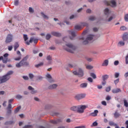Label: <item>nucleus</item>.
<instances>
[{
  "label": "nucleus",
  "instance_id": "864d4df0",
  "mask_svg": "<svg viewBox=\"0 0 128 128\" xmlns=\"http://www.w3.org/2000/svg\"><path fill=\"white\" fill-rule=\"evenodd\" d=\"M98 126V122H94L92 123V126Z\"/></svg>",
  "mask_w": 128,
  "mask_h": 128
},
{
  "label": "nucleus",
  "instance_id": "4c0bfd02",
  "mask_svg": "<svg viewBox=\"0 0 128 128\" xmlns=\"http://www.w3.org/2000/svg\"><path fill=\"white\" fill-rule=\"evenodd\" d=\"M75 98L76 100H82V98L80 97V95L79 94H78L76 95V96H75Z\"/></svg>",
  "mask_w": 128,
  "mask_h": 128
},
{
  "label": "nucleus",
  "instance_id": "09e8293b",
  "mask_svg": "<svg viewBox=\"0 0 128 128\" xmlns=\"http://www.w3.org/2000/svg\"><path fill=\"white\" fill-rule=\"evenodd\" d=\"M80 96L81 98V100H82V98H86V94H80Z\"/></svg>",
  "mask_w": 128,
  "mask_h": 128
},
{
  "label": "nucleus",
  "instance_id": "0e129e2a",
  "mask_svg": "<svg viewBox=\"0 0 128 128\" xmlns=\"http://www.w3.org/2000/svg\"><path fill=\"white\" fill-rule=\"evenodd\" d=\"M28 55L26 56L22 60H25L26 62V60H28Z\"/></svg>",
  "mask_w": 128,
  "mask_h": 128
},
{
  "label": "nucleus",
  "instance_id": "a878e982",
  "mask_svg": "<svg viewBox=\"0 0 128 128\" xmlns=\"http://www.w3.org/2000/svg\"><path fill=\"white\" fill-rule=\"evenodd\" d=\"M108 60H104V62L102 64V66H108Z\"/></svg>",
  "mask_w": 128,
  "mask_h": 128
},
{
  "label": "nucleus",
  "instance_id": "b1692460",
  "mask_svg": "<svg viewBox=\"0 0 128 128\" xmlns=\"http://www.w3.org/2000/svg\"><path fill=\"white\" fill-rule=\"evenodd\" d=\"M82 28V26L80 24L79 25H76L74 26V29L76 30H80Z\"/></svg>",
  "mask_w": 128,
  "mask_h": 128
},
{
  "label": "nucleus",
  "instance_id": "cd10ccee",
  "mask_svg": "<svg viewBox=\"0 0 128 128\" xmlns=\"http://www.w3.org/2000/svg\"><path fill=\"white\" fill-rule=\"evenodd\" d=\"M114 116L115 118H118L119 116H120V114L117 111H116V112L114 113Z\"/></svg>",
  "mask_w": 128,
  "mask_h": 128
},
{
  "label": "nucleus",
  "instance_id": "6e6552de",
  "mask_svg": "<svg viewBox=\"0 0 128 128\" xmlns=\"http://www.w3.org/2000/svg\"><path fill=\"white\" fill-rule=\"evenodd\" d=\"M108 78H109V76L108 74L104 75L102 76L103 82H102V86H106V80H108Z\"/></svg>",
  "mask_w": 128,
  "mask_h": 128
},
{
  "label": "nucleus",
  "instance_id": "20e7f679",
  "mask_svg": "<svg viewBox=\"0 0 128 128\" xmlns=\"http://www.w3.org/2000/svg\"><path fill=\"white\" fill-rule=\"evenodd\" d=\"M73 74L74 76H78V78H82L84 76V70L80 68H78V72L74 71Z\"/></svg>",
  "mask_w": 128,
  "mask_h": 128
},
{
  "label": "nucleus",
  "instance_id": "7ed1b4c3",
  "mask_svg": "<svg viewBox=\"0 0 128 128\" xmlns=\"http://www.w3.org/2000/svg\"><path fill=\"white\" fill-rule=\"evenodd\" d=\"M86 108H88V106L86 105L78 106L77 112H78V114H84V110H86Z\"/></svg>",
  "mask_w": 128,
  "mask_h": 128
},
{
  "label": "nucleus",
  "instance_id": "5fc2aeb1",
  "mask_svg": "<svg viewBox=\"0 0 128 128\" xmlns=\"http://www.w3.org/2000/svg\"><path fill=\"white\" fill-rule=\"evenodd\" d=\"M12 108V104H8V106L7 107V110H11Z\"/></svg>",
  "mask_w": 128,
  "mask_h": 128
},
{
  "label": "nucleus",
  "instance_id": "f704fd0d",
  "mask_svg": "<svg viewBox=\"0 0 128 128\" xmlns=\"http://www.w3.org/2000/svg\"><path fill=\"white\" fill-rule=\"evenodd\" d=\"M24 42H27L28 40V35L26 34H24Z\"/></svg>",
  "mask_w": 128,
  "mask_h": 128
},
{
  "label": "nucleus",
  "instance_id": "a19ab883",
  "mask_svg": "<svg viewBox=\"0 0 128 128\" xmlns=\"http://www.w3.org/2000/svg\"><path fill=\"white\" fill-rule=\"evenodd\" d=\"M124 19L125 22H128V14H126L124 15Z\"/></svg>",
  "mask_w": 128,
  "mask_h": 128
},
{
  "label": "nucleus",
  "instance_id": "2eb2a0df",
  "mask_svg": "<svg viewBox=\"0 0 128 128\" xmlns=\"http://www.w3.org/2000/svg\"><path fill=\"white\" fill-rule=\"evenodd\" d=\"M112 94H118V92H122V90L120 88H116L115 89H113L112 90Z\"/></svg>",
  "mask_w": 128,
  "mask_h": 128
},
{
  "label": "nucleus",
  "instance_id": "49530a36",
  "mask_svg": "<svg viewBox=\"0 0 128 128\" xmlns=\"http://www.w3.org/2000/svg\"><path fill=\"white\" fill-rule=\"evenodd\" d=\"M86 68H87V70H92L94 68V67L90 65H88L86 66Z\"/></svg>",
  "mask_w": 128,
  "mask_h": 128
},
{
  "label": "nucleus",
  "instance_id": "6e6d98bb",
  "mask_svg": "<svg viewBox=\"0 0 128 128\" xmlns=\"http://www.w3.org/2000/svg\"><path fill=\"white\" fill-rule=\"evenodd\" d=\"M106 90L107 92H110V86H108V87L106 88Z\"/></svg>",
  "mask_w": 128,
  "mask_h": 128
},
{
  "label": "nucleus",
  "instance_id": "a211bd4d",
  "mask_svg": "<svg viewBox=\"0 0 128 128\" xmlns=\"http://www.w3.org/2000/svg\"><path fill=\"white\" fill-rule=\"evenodd\" d=\"M110 4H112L111 6L112 8H116V2L114 0H110Z\"/></svg>",
  "mask_w": 128,
  "mask_h": 128
},
{
  "label": "nucleus",
  "instance_id": "3c124183",
  "mask_svg": "<svg viewBox=\"0 0 128 128\" xmlns=\"http://www.w3.org/2000/svg\"><path fill=\"white\" fill-rule=\"evenodd\" d=\"M32 128V125H26L23 127V128Z\"/></svg>",
  "mask_w": 128,
  "mask_h": 128
},
{
  "label": "nucleus",
  "instance_id": "7c9ffc66",
  "mask_svg": "<svg viewBox=\"0 0 128 128\" xmlns=\"http://www.w3.org/2000/svg\"><path fill=\"white\" fill-rule=\"evenodd\" d=\"M109 125L110 126H116V124L114 123V122L112 121H110Z\"/></svg>",
  "mask_w": 128,
  "mask_h": 128
},
{
  "label": "nucleus",
  "instance_id": "69168bd1",
  "mask_svg": "<svg viewBox=\"0 0 128 128\" xmlns=\"http://www.w3.org/2000/svg\"><path fill=\"white\" fill-rule=\"evenodd\" d=\"M101 104L102 106H106V101H102Z\"/></svg>",
  "mask_w": 128,
  "mask_h": 128
},
{
  "label": "nucleus",
  "instance_id": "6ab92c4d",
  "mask_svg": "<svg viewBox=\"0 0 128 128\" xmlns=\"http://www.w3.org/2000/svg\"><path fill=\"white\" fill-rule=\"evenodd\" d=\"M58 88V84H53L52 85H50L48 86L49 90H54V88Z\"/></svg>",
  "mask_w": 128,
  "mask_h": 128
},
{
  "label": "nucleus",
  "instance_id": "4be33fe9",
  "mask_svg": "<svg viewBox=\"0 0 128 128\" xmlns=\"http://www.w3.org/2000/svg\"><path fill=\"white\" fill-rule=\"evenodd\" d=\"M51 34L52 36H57L58 38H59V36H62L60 33H58L57 32H52Z\"/></svg>",
  "mask_w": 128,
  "mask_h": 128
},
{
  "label": "nucleus",
  "instance_id": "423d86ee",
  "mask_svg": "<svg viewBox=\"0 0 128 128\" xmlns=\"http://www.w3.org/2000/svg\"><path fill=\"white\" fill-rule=\"evenodd\" d=\"M34 42V44H38V40L37 38H31L28 41H26L25 44H27V46H30V44H32Z\"/></svg>",
  "mask_w": 128,
  "mask_h": 128
},
{
  "label": "nucleus",
  "instance_id": "393cba45",
  "mask_svg": "<svg viewBox=\"0 0 128 128\" xmlns=\"http://www.w3.org/2000/svg\"><path fill=\"white\" fill-rule=\"evenodd\" d=\"M88 86V83L84 82V83H82L80 84V88H84Z\"/></svg>",
  "mask_w": 128,
  "mask_h": 128
},
{
  "label": "nucleus",
  "instance_id": "c03bdc74",
  "mask_svg": "<svg viewBox=\"0 0 128 128\" xmlns=\"http://www.w3.org/2000/svg\"><path fill=\"white\" fill-rule=\"evenodd\" d=\"M120 30H126L127 28L126 27L122 26L120 28Z\"/></svg>",
  "mask_w": 128,
  "mask_h": 128
},
{
  "label": "nucleus",
  "instance_id": "603ef678",
  "mask_svg": "<svg viewBox=\"0 0 128 128\" xmlns=\"http://www.w3.org/2000/svg\"><path fill=\"white\" fill-rule=\"evenodd\" d=\"M114 76H115L116 78H118V76H120V73L116 72L114 74Z\"/></svg>",
  "mask_w": 128,
  "mask_h": 128
},
{
  "label": "nucleus",
  "instance_id": "4d7b16f0",
  "mask_svg": "<svg viewBox=\"0 0 128 128\" xmlns=\"http://www.w3.org/2000/svg\"><path fill=\"white\" fill-rule=\"evenodd\" d=\"M8 50L10 52L11 50H12V46H8Z\"/></svg>",
  "mask_w": 128,
  "mask_h": 128
},
{
  "label": "nucleus",
  "instance_id": "72a5a7b5",
  "mask_svg": "<svg viewBox=\"0 0 128 128\" xmlns=\"http://www.w3.org/2000/svg\"><path fill=\"white\" fill-rule=\"evenodd\" d=\"M90 76L94 80H95V78H96V74L94 73H90Z\"/></svg>",
  "mask_w": 128,
  "mask_h": 128
},
{
  "label": "nucleus",
  "instance_id": "a18cd8bd",
  "mask_svg": "<svg viewBox=\"0 0 128 128\" xmlns=\"http://www.w3.org/2000/svg\"><path fill=\"white\" fill-rule=\"evenodd\" d=\"M16 98L18 100H20V98H22V96L20 94H18L16 96Z\"/></svg>",
  "mask_w": 128,
  "mask_h": 128
},
{
  "label": "nucleus",
  "instance_id": "f03ea898",
  "mask_svg": "<svg viewBox=\"0 0 128 128\" xmlns=\"http://www.w3.org/2000/svg\"><path fill=\"white\" fill-rule=\"evenodd\" d=\"M66 46L68 48H65L66 50L68 52H71V54H74V50H76V46L70 43L66 44Z\"/></svg>",
  "mask_w": 128,
  "mask_h": 128
},
{
  "label": "nucleus",
  "instance_id": "338daca9",
  "mask_svg": "<svg viewBox=\"0 0 128 128\" xmlns=\"http://www.w3.org/2000/svg\"><path fill=\"white\" fill-rule=\"evenodd\" d=\"M14 6H18V0H16V1H14Z\"/></svg>",
  "mask_w": 128,
  "mask_h": 128
},
{
  "label": "nucleus",
  "instance_id": "37998d69",
  "mask_svg": "<svg viewBox=\"0 0 128 128\" xmlns=\"http://www.w3.org/2000/svg\"><path fill=\"white\" fill-rule=\"evenodd\" d=\"M50 38H52V35H50V34H46V40H50Z\"/></svg>",
  "mask_w": 128,
  "mask_h": 128
},
{
  "label": "nucleus",
  "instance_id": "2f4dec72",
  "mask_svg": "<svg viewBox=\"0 0 128 128\" xmlns=\"http://www.w3.org/2000/svg\"><path fill=\"white\" fill-rule=\"evenodd\" d=\"M44 66V62H41L40 64L35 65L36 68H40V66Z\"/></svg>",
  "mask_w": 128,
  "mask_h": 128
},
{
  "label": "nucleus",
  "instance_id": "bb28decb",
  "mask_svg": "<svg viewBox=\"0 0 128 128\" xmlns=\"http://www.w3.org/2000/svg\"><path fill=\"white\" fill-rule=\"evenodd\" d=\"M124 41H120L118 44V46H124Z\"/></svg>",
  "mask_w": 128,
  "mask_h": 128
},
{
  "label": "nucleus",
  "instance_id": "8fccbe9b",
  "mask_svg": "<svg viewBox=\"0 0 128 128\" xmlns=\"http://www.w3.org/2000/svg\"><path fill=\"white\" fill-rule=\"evenodd\" d=\"M118 82H120V78H118L114 81V84H115L116 86V84H118Z\"/></svg>",
  "mask_w": 128,
  "mask_h": 128
},
{
  "label": "nucleus",
  "instance_id": "774afa93",
  "mask_svg": "<svg viewBox=\"0 0 128 128\" xmlns=\"http://www.w3.org/2000/svg\"><path fill=\"white\" fill-rule=\"evenodd\" d=\"M74 128H86V126H76L74 127Z\"/></svg>",
  "mask_w": 128,
  "mask_h": 128
},
{
  "label": "nucleus",
  "instance_id": "1a4fd4ad",
  "mask_svg": "<svg viewBox=\"0 0 128 128\" xmlns=\"http://www.w3.org/2000/svg\"><path fill=\"white\" fill-rule=\"evenodd\" d=\"M69 34H71L72 36L70 37V40H72L74 38H76V32L72 30H68Z\"/></svg>",
  "mask_w": 128,
  "mask_h": 128
},
{
  "label": "nucleus",
  "instance_id": "c756f323",
  "mask_svg": "<svg viewBox=\"0 0 128 128\" xmlns=\"http://www.w3.org/2000/svg\"><path fill=\"white\" fill-rule=\"evenodd\" d=\"M14 123V121H7L4 123V124L8 126V124H12Z\"/></svg>",
  "mask_w": 128,
  "mask_h": 128
},
{
  "label": "nucleus",
  "instance_id": "412c9836",
  "mask_svg": "<svg viewBox=\"0 0 128 128\" xmlns=\"http://www.w3.org/2000/svg\"><path fill=\"white\" fill-rule=\"evenodd\" d=\"M19 47H20V44H18V42H16L14 46V52H16V50H18V48Z\"/></svg>",
  "mask_w": 128,
  "mask_h": 128
},
{
  "label": "nucleus",
  "instance_id": "c85d7f7f",
  "mask_svg": "<svg viewBox=\"0 0 128 128\" xmlns=\"http://www.w3.org/2000/svg\"><path fill=\"white\" fill-rule=\"evenodd\" d=\"M20 108H22V107L20 106H18L14 111V114H17V112H20Z\"/></svg>",
  "mask_w": 128,
  "mask_h": 128
},
{
  "label": "nucleus",
  "instance_id": "ddd939ff",
  "mask_svg": "<svg viewBox=\"0 0 128 128\" xmlns=\"http://www.w3.org/2000/svg\"><path fill=\"white\" fill-rule=\"evenodd\" d=\"M16 54L19 56L18 58H15L14 60H22V54H20V50L16 51Z\"/></svg>",
  "mask_w": 128,
  "mask_h": 128
},
{
  "label": "nucleus",
  "instance_id": "13d9d810",
  "mask_svg": "<svg viewBox=\"0 0 128 128\" xmlns=\"http://www.w3.org/2000/svg\"><path fill=\"white\" fill-rule=\"evenodd\" d=\"M118 64H120V62H118V60H116L114 62V66H118Z\"/></svg>",
  "mask_w": 128,
  "mask_h": 128
},
{
  "label": "nucleus",
  "instance_id": "bf43d9fd",
  "mask_svg": "<svg viewBox=\"0 0 128 128\" xmlns=\"http://www.w3.org/2000/svg\"><path fill=\"white\" fill-rule=\"evenodd\" d=\"M49 50H56V47L54 46H52L49 48Z\"/></svg>",
  "mask_w": 128,
  "mask_h": 128
},
{
  "label": "nucleus",
  "instance_id": "c9c22d12",
  "mask_svg": "<svg viewBox=\"0 0 128 128\" xmlns=\"http://www.w3.org/2000/svg\"><path fill=\"white\" fill-rule=\"evenodd\" d=\"M96 20V17L94 16H90L89 17V20H91L92 22H94Z\"/></svg>",
  "mask_w": 128,
  "mask_h": 128
},
{
  "label": "nucleus",
  "instance_id": "0eeeda50",
  "mask_svg": "<svg viewBox=\"0 0 128 128\" xmlns=\"http://www.w3.org/2000/svg\"><path fill=\"white\" fill-rule=\"evenodd\" d=\"M13 38L14 36H12V34H8L6 38L5 42L6 44H10V42H12Z\"/></svg>",
  "mask_w": 128,
  "mask_h": 128
},
{
  "label": "nucleus",
  "instance_id": "f257e3e1",
  "mask_svg": "<svg viewBox=\"0 0 128 128\" xmlns=\"http://www.w3.org/2000/svg\"><path fill=\"white\" fill-rule=\"evenodd\" d=\"M12 74H14V72L10 70L6 74L0 76V84L4 82H8V80L10 78V76Z\"/></svg>",
  "mask_w": 128,
  "mask_h": 128
},
{
  "label": "nucleus",
  "instance_id": "79ce46f5",
  "mask_svg": "<svg viewBox=\"0 0 128 128\" xmlns=\"http://www.w3.org/2000/svg\"><path fill=\"white\" fill-rule=\"evenodd\" d=\"M28 76L30 80H32V78H34V76L33 74L32 73L29 74Z\"/></svg>",
  "mask_w": 128,
  "mask_h": 128
},
{
  "label": "nucleus",
  "instance_id": "f3484780",
  "mask_svg": "<svg viewBox=\"0 0 128 128\" xmlns=\"http://www.w3.org/2000/svg\"><path fill=\"white\" fill-rule=\"evenodd\" d=\"M78 106H72L70 107V110H72V112H78Z\"/></svg>",
  "mask_w": 128,
  "mask_h": 128
},
{
  "label": "nucleus",
  "instance_id": "473e14b6",
  "mask_svg": "<svg viewBox=\"0 0 128 128\" xmlns=\"http://www.w3.org/2000/svg\"><path fill=\"white\" fill-rule=\"evenodd\" d=\"M41 14H42V18H44V20L48 19V16L44 14V12H41Z\"/></svg>",
  "mask_w": 128,
  "mask_h": 128
},
{
  "label": "nucleus",
  "instance_id": "f8f14e48",
  "mask_svg": "<svg viewBox=\"0 0 128 128\" xmlns=\"http://www.w3.org/2000/svg\"><path fill=\"white\" fill-rule=\"evenodd\" d=\"M62 122V119H58L56 120H50V122H51V124H60V122Z\"/></svg>",
  "mask_w": 128,
  "mask_h": 128
},
{
  "label": "nucleus",
  "instance_id": "9b49d317",
  "mask_svg": "<svg viewBox=\"0 0 128 128\" xmlns=\"http://www.w3.org/2000/svg\"><path fill=\"white\" fill-rule=\"evenodd\" d=\"M46 78H48V82H54V80H52V76H50L49 74H46Z\"/></svg>",
  "mask_w": 128,
  "mask_h": 128
},
{
  "label": "nucleus",
  "instance_id": "5701e85b",
  "mask_svg": "<svg viewBox=\"0 0 128 128\" xmlns=\"http://www.w3.org/2000/svg\"><path fill=\"white\" fill-rule=\"evenodd\" d=\"M110 12V10H108V8H105L104 10V14H106V16H108Z\"/></svg>",
  "mask_w": 128,
  "mask_h": 128
},
{
  "label": "nucleus",
  "instance_id": "58836bf2",
  "mask_svg": "<svg viewBox=\"0 0 128 128\" xmlns=\"http://www.w3.org/2000/svg\"><path fill=\"white\" fill-rule=\"evenodd\" d=\"M7 116H10L12 114V109H7Z\"/></svg>",
  "mask_w": 128,
  "mask_h": 128
},
{
  "label": "nucleus",
  "instance_id": "680f3d73",
  "mask_svg": "<svg viewBox=\"0 0 128 128\" xmlns=\"http://www.w3.org/2000/svg\"><path fill=\"white\" fill-rule=\"evenodd\" d=\"M88 82H93L92 78H88Z\"/></svg>",
  "mask_w": 128,
  "mask_h": 128
},
{
  "label": "nucleus",
  "instance_id": "39448f33",
  "mask_svg": "<svg viewBox=\"0 0 128 128\" xmlns=\"http://www.w3.org/2000/svg\"><path fill=\"white\" fill-rule=\"evenodd\" d=\"M94 36L92 34L88 35L86 40L83 42V44H88V42L90 40H92Z\"/></svg>",
  "mask_w": 128,
  "mask_h": 128
},
{
  "label": "nucleus",
  "instance_id": "9d476101",
  "mask_svg": "<svg viewBox=\"0 0 128 128\" xmlns=\"http://www.w3.org/2000/svg\"><path fill=\"white\" fill-rule=\"evenodd\" d=\"M26 62L24 60H22L19 63L16 64V67L20 68V66H24Z\"/></svg>",
  "mask_w": 128,
  "mask_h": 128
},
{
  "label": "nucleus",
  "instance_id": "de8ad7c7",
  "mask_svg": "<svg viewBox=\"0 0 128 128\" xmlns=\"http://www.w3.org/2000/svg\"><path fill=\"white\" fill-rule=\"evenodd\" d=\"M2 62H3V64H7V62H8V58H3Z\"/></svg>",
  "mask_w": 128,
  "mask_h": 128
},
{
  "label": "nucleus",
  "instance_id": "ea45409f",
  "mask_svg": "<svg viewBox=\"0 0 128 128\" xmlns=\"http://www.w3.org/2000/svg\"><path fill=\"white\" fill-rule=\"evenodd\" d=\"M80 25L82 26H82H88V23L81 22Z\"/></svg>",
  "mask_w": 128,
  "mask_h": 128
},
{
  "label": "nucleus",
  "instance_id": "e433bc0d",
  "mask_svg": "<svg viewBox=\"0 0 128 128\" xmlns=\"http://www.w3.org/2000/svg\"><path fill=\"white\" fill-rule=\"evenodd\" d=\"M124 106H126V108H128V100H124Z\"/></svg>",
  "mask_w": 128,
  "mask_h": 128
},
{
  "label": "nucleus",
  "instance_id": "e2e57ef3",
  "mask_svg": "<svg viewBox=\"0 0 128 128\" xmlns=\"http://www.w3.org/2000/svg\"><path fill=\"white\" fill-rule=\"evenodd\" d=\"M76 18V15H72L70 16V20H72L73 18Z\"/></svg>",
  "mask_w": 128,
  "mask_h": 128
},
{
  "label": "nucleus",
  "instance_id": "aec40b11",
  "mask_svg": "<svg viewBox=\"0 0 128 128\" xmlns=\"http://www.w3.org/2000/svg\"><path fill=\"white\" fill-rule=\"evenodd\" d=\"M122 40H128V33L126 32L123 34L122 36Z\"/></svg>",
  "mask_w": 128,
  "mask_h": 128
},
{
  "label": "nucleus",
  "instance_id": "4468645a",
  "mask_svg": "<svg viewBox=\"0 0 128 128\" xmlns=\"http://www.w3.org/2000/svg\"><path fill=\"white\" fill-rule=\"evenodd\" d=\"M28 90H31V94H36V92H38V90H34V88H32V86H29L28 87Z\"/></svg>",
  "mask_w": 128,
  "mask_h": 128
},
{
  "label": "nucleus",
  "instance_id": "dca6fc26",
  "mask_svg": "<svg viewBox=\"0 0 128 128\" xmlns=\"http://www.w3.org/2000/svg\"><path fill=\"white\" fill-rule=\"evenodd\" d=\"M98 114V110H94L93 112H92L90 114V116H96Z\"/></svg>",
  "mask_w": 128,
  "mask_h": 128
},
{
  "label": "nucleus",
  "instance_id": "052dcab7",
  "mask_svg": "<svg viewBox=\"0 0 128 128\" xmlns=\"http://www.w3.org/2000/svg\"><path fill=\"white\" fill-rule=\"evenodd\" d=\"M22 78H24V80H28V76H23Z\"/></svg>",
  "mask_w": 128,
  "mask_h": 128
}]
</instances>
